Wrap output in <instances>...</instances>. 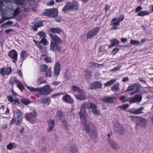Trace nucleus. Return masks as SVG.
Returning a JSON list of instances; mask_svg holds the SVG:
<instances>
[{"label": "nucleus", "instance_id": "obj_37", "mask_svg": "<svg viewBox=\"0 0 153 153\" xmlns=\"http://www.w3.org/2000/svg\"><path fill=\"white\" fill-rule=\"evenodd\" d=\"M27 88L31 91L39 92V88H34L32 87L26 85Z\"/></svg>", "mask_w": 153, "mask_h": 153}, {"label": "nucleus", "instance_id": "obj_38", "mask_svg": "<svg viewBox=\"0 0 153 153\" xmlns=\"http://www.w3.org/2000/svg\"><path fill=\"white\" fill-rule=\"evenodd\" d=\"M63 115V113L60 111H58L56 115V117L57 119H61Z\"/></svg>", "mask_w": 153, "mask_h": 153}, {"label": "nucleus", "instance_id": "obj_12", "mask_svg": "<svg viewBox=\"0 0 153 153\" xmlns=\"http://www.w3.org/2000/svg\"><path fill=\"white\" fill-rule=\"evenodd\" d=\"M8 56L11 58L13 59V62L16 63L17 61L18 54L17 52L15 50H13L9 52Z\"/></svg>", "mask_w": 153, "mask_h": 153}, {"label": "nucleus", "instance_id": "obj_13", "mask_svg": "<svg viewBox=\"0 0 153 153\" xmlns=\"http://www.w3.org/2000/svg\"><path fill=\"white\" fill-rule=\"evenodd\" d=\"M60 47L59 45L56 43L53 42L52 41H51L50 45V50L53 52H54L55 50L57 51L60 50Z\"/></svg>", "mask_w": 153, "mask_h": 153}, {"label": "nucleus", "instance_id": "obj_39", "mask_svg": "<svg viewBox=\"0 0 153 153\" xmlns=\"http://www.w3.org/2000/svg\"><path fill=\"white\" fill-rule=\"evenodd\" d=\"M130 43L131 45H137L140 44V42L138 40L131 39L130 41Z\"/></svg>", "mask_w": 153, "mask_h": 153}, {"label": "nucleus", "instance_id": "obj_36", "mask_svg": "<svg viewBox=\"0 0 153 153\" xmlns=\"http://www.w3.org/2000/svg\"><path fill=\"white\" fill-rule=\"evenodd\" d=\"M48 69V66L46 65H43L41 66L40 71L41 72H46Z\"/></svg>", "mask_w": 153, "mask_h": 153}, {"label": "nucleus", "instance_id": "obj_48", "mask_svg": "<svg viewBox=\"0 0 153 153\" xmlns=\"http://www.w3.org/2000/svg\"><path fill=\"white\" fill-rule=\"evenodd\" d=\"M33 41L36 45L39 47L41 49L42 48V46L41 45V43L40 42H38L33 39Z\"/></svg>", "mask_w": 153, "mask_h": 153}, {"label": "nucleus", "instance_id": "obj_59", "mask_svg": "<svg viewBox=\"0 0 153 153\" xmlns=\"http://www.w3.org/2000/svg\"><path fill=\"white\" fill-rule=\"evenodd\" d=\"M134 89V86L133 85L129 86L127 88V90L128 91H132Z\"/></svg>", "mask_w": 153, "mask_h": 153}, {"label": "nucleus", "instance_id": "obj_40", "mask_svg": "<svg viewBox=\"0 0 153 153\" xmlns=\"http://www.w3.org/2000/svg\"><path fill=\"white\" fill-rule=\"evenodd\" d=\"M18 80L16 79V78L13 77L10 78L9 82L10 84H12L13 83H14L16 84V83H17V81H18Z\"/></svg>", "mask_w": 153, "mask_h": 153}, {"label": "nucleus", "instance_id": "obj_29", "mask_svg": "<svg viewBox=\"0 0 153 153\" xmlns=\"http://www.w3.org/2000/svg\"><path fill=\"white\" fill-rule=\"evenodd\" d=\"M111 46H114L119 45L120 42L116 39H114L110 41Z\"/></svg>", "mask_w": 153, "mask_h": 153}, {"label": "nucleus", "instance_id": "obj_57", "mask_svg": "<svg viewBox=\"0 0 153 153\" xmlns=\"http://www.w3.org/2000/svg\"><path fill=\"white\" fill-rule=\"evenodd\" d=\"M46 75L48 77H51V71L50 70H48L46 72Z\"/></svg>", "mask_w": 153, "mask_h": 153}, {"label": "nucleus", "instance_id": "obj_35", "mask_svg": "<svg viewBox=\"0 0 153 153\" xmlns=\"http://www.w3.org/2000/svg\"><path fill=\"white\" fill-rule=\"evenodd\" d=\"M116 81V79H113L111 80L108 82H107L106 83L104 84V85L105 86H109L112 85Z\"/></svg>", "mask_w": 153, "mask_h": 153}, {"label": "nucleus", "instance_id": "obj_24", "mask_svg": "<svg viewBox=\"0 0 153 153\" xmlns=\"http://www.w3.org/2000/svg\"><path fill=\"white\" fill-rule=\"evenodd\" d=\"M71 89L72 91L75 92L79 93H82L83 92V91L82 90H81L78 87L75 85L72 86Z\"/></svg>", "mask_w": 153, "mask_h": 153}, {"label": "nucleus", "instance_id": "obj_19", "mask_svg": "<svg viewBox=\"0 0 153 153\" xmlns=\"http://www.w3.org/2000/svg\"><path fill=\"white\" fill-rule=\"evenodd\" d=\"M144 109V108L141 107L139 108L135 109L134 108L131 109L130 111V112L132 114H140L143 113L142 111Z\"/></svg>", "mask_w": 153, "mask_h": 153}, {"label": "nucleus", "instance_id": "obj_26", "mask_svg": "<svg viewBox=\"0 0 153 153\" xmlns=\"http://www.w3.org/2000/svg\"><path fill=\"white\" fill-rule=\"evenodd\" d=\"M50 101L51 100L49 98H45L43 97L41 99V102L42 103L45 104H47L48 105L49 104Z\"/></svg>", "mask_w": 153, "mask_h": 153}, {"label": "nucleus", "instance_id": "obj_20", "mask_svg": "<svg viewBox=\"0 0 153 153\" xmlns=\"http://www.w3.org/2000/svg\"><path fill=\"white\" fill-rule=\"evenodd\" d=\"M103 100L105 102L112 103L116 101V98L114 97H105L104 98Z\"/></svg>", "mask_w": 153, "mask_h": 153}, {"label": "nucleus", "instance_id": "obj_33", "mask_svg": "<svg viewBox=\"0 0 153 153\" xmlns=\"http://www.w3.org/2000/svg\"><path fill=\"white\" fill-rule=\"evenodd\" d=\"M16 85L17 87L21 91L24 90L25 88L23 84L19 80L17 81V83H16Z\"/></svg>", "mask_w": 153, "mask_h": 153}, {"label": "nucleus", "instance_id": "obj_47", "mask_svg": "<svg viewBox=\"0 0 153 153\" xmlns=\"http://www.w3.org/2000/svg\"><path fill=\"white\" fill-rule=\"evenodd\" d=\"M20 12V9L19 7H17L16 8L15 10H14L13 13V15L14 16H16Z\"/></svg>", "mask_w": 153, "mask_h": 153}, {"label": "nucleus", "instance_id": "obj_63", "mask_svg": "<svg viewBox=\"0 0 153 153\" xmlns=\"http://www.w3.org/2000/svg\"><path fill=\"white\" fill-rule=\"evenodd\" d=\"M133 85L134 87H135L138 88H140L141 87V86L138 83L134 84Z\"/></svg>", "mask_w": 153, "mask_h": 153}, {"label": "nucleus", "instance_id": "obj_3", "mask_svg": "<svg viewBox=\"0 0 153 153\" xmlns=\"http://www.w3.org/2000/svg\"><path fill=\"white\" fill-rule=\"evenodd\" d=\"M78 8V4L77 2L73 1L72 2H67L62 9L64 12H66L72 9L77 10Z\"/></svg>", "mask_w": 153, "mask_h": 153}, {"label": "nucleus", "instance_id": "obj_61", "mask_svg": "<svg viewBox=\"0 0 153 153\" xmlns=\"http://www.w3.org/2000/svg\"><path fill=\"white\" fill-rule=\"evenodd\" d=\"M142 8L141 6L137 7L135 9V11L136 12H137L139 11L142 10Z\"/></svg>", "mask_w": 153, "mask_h": 153}, {"label": "nucleus", "instance_id": "obj_50", "mask_svg": "<svg viewBox=\"0 0 153 153\" xmlns=\"http://www.w3.org/2000/svg\"><path fill=\"white\" fill-rule=\"evenodd\" d=\"M13 23V22H12L11 21H8L6 23H5L4 24L2 25L1 26V28H3V27H5L6 25H11Z\"/></svg>", "mask_w": 153, "mask_h": 153}, {"label": "nucleus", "instance_id": "obj_41", "mask_svg": "<svg viewBox=\"0 0 153 153\" xmlns=\"http://www.w3.org/2000/svg\"><path fill=\"white\" fill-rule=\"evenodd\" d=\"M21 102L26 105L29 104L30 103V101L26 98H23L21 100Z\"/></svg>", "mask_w": 153, "mask_h": 153}, {"label": "nucleus", "instance_id": "obj_7", "mask_svg": "<svg viewBox=\"0 0 153 153\" xmlns=\"http://www.w3.org/2000/svg\"><path fill=\"white\" fill-rule=\"evenodd\" d=\"M52 91L50 86L48 85L44 86L41 88H39V92L43 95L48 94Z\"/></svg>", "mask_w": 153, "mask_h": 153}, {"label": "nucleus", "instance_id": "obj_15", "mask_svg": "<svg viewBox=\"0 0 153 153\" xmlns=\"http://www.w3.org/2000/svg\"><path fill=\"white\" fill-rule=\"evenodd\" d=\"M102 86V84L99 82H95L90 84L89 88L91 89H94L100 88Z\"/></svg>", "mask_w": 153, "mask_h": 153}, {"label": "nucleus", "instance_id": "obj_53", "mask_svg": "<svg viewBox=\"0 0 153 153\" xmlns=\"http://www.w3.org/2000/svg\"><path fill=\"white\" fill-rule=\"evenodd\" d=\"M35 26L37 27H40L42 26V24L41 21H38L35 25Z\"/></svg>", "mask_w": 153, "mask_h": 153}, {"label": "nucleus", "instance_id": "obj_10", "mask_svg": "<svg viewBox=\"0 0 153 153\" xmlns=\"http://www.w3.org/2000/svg\"><path fill=\"white\" fill-rule=\"evenodd\" d=\"M89 112H92L95 115H99L100 114V111L97 109L96 105L94 103H90L89 108Z\"/></svg>", "mask_w": 153, "mask_h": 153}, {"label": "nucleus", "instance_id": "obj_45", "mask_svg": "<svg viewBox=\"0 0 153 153\" xmlns=\"http://www.w3.org/2000/svg\"><path fill=\"white\" fill-rule=\"evenodd\" d=\"M91 72L89 71H85V75L84 76V78L87 79L89 78L91 76Z\"/></svg>", "mask_w": 153, "mask_h": 153}, {"label": "nucleus", "instance_id": "obj_31", "mask_svg": "<svg viewBox=\"0 0 153 153\" xmlns=\"http://www.w3.org/2000/svg\"><path fill=\"white\" fill-rule=\"evenodd\" d=\"M119 84L116 83L112 87L111 89L113 91L118 92L119 90Z\"/></svg>", "mask_w": 153, "mask_h": 153}, {"label": "nucleus", "instance_id": "obj_11", "mask_svg": "<svg viewBox=\"0 0 153 153\" xmlns=\"http://www.w3.org/2000/svg\"><path fill=\"white\" fill-rule=\"evenodd\" d=\"M12 71L11 67H8L6 68H1L0 69V74L2 76L8 75Z\"/></svg>", "mask_w": 153, "mask_h": 153}, {"label": "nucleus", "instance_id": "obj_8", "mask_svg": "<svg viewBox=\"0 0 153 153\" xmlns=\"http://www.w3.org/2000/svg\"><path fill=\"white\" fill-rule=\"evenodd\" d=\"M100 30V28L99 27L94 28L88 33L87 36V38L90 39L92 38L99 33Z\"/></svg>", "mask_w": 153, "mask_h": 153}, {"label": "nucleus", "instance_id": "obj_64", "mask_svg": "<svg viewBox=\"0 0 153 153\" xmlns=\"http://www.w3.org/2000/svg\"><path fill=\"white\" fill-rule=\"evenodd\" d=\"M92 65L94 67H98L100 65L98 63H95V62H92L91 63Z\"/></svg>", "mask_w": 153, "mask_h": 153}, {"label": "nucleus", "instance_id": "obj_14", "mask_svg": "<svg viewBox=\"0 0 153 153\" xmlns=\"http://www.w3.org/2000/svg\"><path fill=\"white\" fill-rule=\"evenodd\" d=\"M61 70L60 64L59 62H56L54 65V74L56 76H58Z\"/></svg>", "mask_w": 153, "mask_h": 153}, {"label": "nucleus", "instance_id": "obj_21", "mask_svg": "<svg viewBox=\"0 0 153 153\" xmlns=\"http://www.w3.org/2000/svg\"><path fill=\"white\" fill-rule=\"evenodd\" d=\"M120 25V22H117L116 21H111V24L110 25L112 26L111 28V30H116L117 29V27H118Z\"/></svg>", "mask_w": 153, "mask_h": 153}, {"label": "nucleus", "instance_id": "obj_4", "mask_svg": "<svg viewBox=\"0 0 153 153\" xmlns=\"http://www.w3.org/2000/svg\"><path fill=\"white\" fill-rule=\"evenodd\" d=\"M33 112L26 113L25 115L26 120L28 121L30 123L32 124H33L36 122V121L35 119L37 116V113L36 112L34 109H33Z\"/></svg>", "mask_w": 153, "mask_h": 153}, {"label": "nucleus", "instance_id": "obj_32", "mask_svg": "<svg viewBox=\"0 0 153 153\" xmlns=\"http://www.w3.org/2000/svg\"><path fill=\"white\" fill-rule=\"evenodd\" d=\"M109 144L113 149H116L118 147L117 144L113 141H110L109 142Z\"/></svg>", "mask_w": 153, "mask_h": 153}, {"label": "nucleus", "instance_id": "obj_17", "mask_svg": "<svg viewBox=\"0 0 153 153\" xmlns=\"http://www.w3.org/2000/svg\"><path fill=\"white\" fill-rule=\"evenodd\" d=\"M54 121L53 120H50L47 122L48 127L47 131L48 132L51 131L53 130L54 125Z\"/></svg>", "mask_w": 153, "mask_h": 153}, {"label": "nucleus", "instance_id": "obj_22", "mask_svg": "<svg viewBox=\"0 0 153 153\" xmlns=\"http://www.w3.org/2000/svg\"><path fill=\"white\" fill-rule=\"evenodd\" d=\"M51 32L57 34H59L62 32V30L56 27H52L50 28Z\"/></svg>", "mask_w": 153, "mask_h": 153}, {"label": "nucleus", "instance_id": "obj_5", "mask_svg": "<svg viewBox=\"0 0 153 153\" xmlns=\"http://www.w3.org/2000/svg\"><path fill=\"white\" fill-rule=\"evenodd\" d=\"M63 95V96L62 97V100L64 102L69 103L72 104L74 102V100L69 95L65 93V92L61 93L56 94L55 96H57L58 95Z\"/></svg>", "mask_w": 153, "mask_h": 153}, {"label": "nucleus", "instance_id": "obj_55", "mask_svg": "<svg viewBox=\"0 0 153 153\" xmlns=\"http://www.w3.org/2000/svg\"><path fill=\"white\" fill-rule=\"evenodd\" d=\"M129 107V105L128 104H124L123 105H120L119 107L123 110H125Z\"/></svg>", "mask_w": 153, "mask_h": 153}, {"label": "nucleus", "instance_id": "obj_56", "mask_svg": "<svg viewBox=\"0 0 153 153\" xmlns=\"http://www.w3.org/2000/svg\"><path fill=\"white\" fill-rule=\"evenodd\" d=\"M14 1L17 4L20 5L23 4L24 3L23 0H14Z\"/></svg>", "mask_w": 153, "mask_h": 153}, {"label": "nucleus", "instance_id": "obj_44", "mask_svg": "<svg viewBox=\"0 0 153 153\" xmlns=\"http://www.w3.org/2000/svg\"><path fill=\"white\" fill-rule=\"evenodd\" d=\"M71 153H77L78 150L75 146H71Z\"/></svg>", "mask_w": 153, "mask_h": 153}, {"label": "nucleus", "instance_id": "obj_52", "mask_svg": "<svg viewBox=\"0 0 153 153\" xmlns=\"http://www.w3.org/2000/svg\"><path fill=\"white\" fill-rule=\"evenodd\" d=\"M62 125L64 126V128L65 129H68V125L67 124L66 121V120H62Z\"/></svg>", "mask_w": 153, "mask_h": 153}, {"label": "nucleus", "instance_id": "obj_62", "mask_svg": "<svg viewBox=\"0 0 153 153\" xmlns=\"http://www.w3.org/2000/svg\"><path fill=\"white\" fill-rule=\"evenodd\" d=\"M54 3L53 0H51V1L47 4V5L48 6H52L54 4Z\"/></svg>", "mask_w": 153, "mask_h": 153}, {"label": "nucleus", "instance_id": "obj_25", "mask_svg": "<svg viewBox=\"0 0 153 153\" xmlns=\"http://www.w3.org/2000/svg\"><path fill=\"white\" fill-rule=\"evenodd\" d=\"M75 97L77 100L81 101L85 100L86 99V97L84 94L75 95Z\"/></svg>", "mask_w": 153, "mask_h": 153}, {"label": "nucleus", "instance_id": "obj_49", "mask_svg": "<svg viewBox=\"0 0 153 153\" xmlns=\"http://www.w3.org/2000/svg\"><path fill=\"white\" fill-rule=\"evenodd\" d=\"M39 42L41 44L42 43L44 46L47 45L48 44V42L45 38H42L41 40Z\"/></svg>", "mask_w": 153, "mask_h": 153}, {"label": "nucleus", "instance_id": "obj_58", "mask_svg": "<svg viewBox=\"0 0 153 153\" xmlns=\"http://www.w3.org/2000/svg\"><path fill=\"white\" fill-rule=\"evenodd\" d=\"M7 99L8 100V101L10 102H13L14 101V100L13 99V97L11 96H7Z\"/></svg>", "mask_w": 153, "mask_h": 153}, {"label": "nucleus", "instance_id": "obj_30", "mask_svg": "<svg viewBox=\"0 0 153 153\" xmlns=\"http://www.w3.org/2000/svg\"><path fill=\"white\" fill-rule=\"evenodd\" d=\"M16 147V145L14 143H10L7 146V149L9 150H12Z\"/></svg>", "mask_w": 153, "mask_h": 153}, {"label": "nucleus", "instance_id": "obj_54", "mask_svg": "<svg viewBox=\"0 0 153 153\" xmlns=\"http://www.w3.org/2000/svg\"><path fill=\"white\" fill-rule=\"evenodd\" d=\"M44 59L46 62L48 63H51L52 62L51 58L49 57L46 56L45 57Z\"/></svg>", "mask_w": 153, "mask_h": 153}, {"label": "nucleus", "instance_id": "obj_34", "mask_svg": "<svg viewBox=\"0 0 153 153\" xmlns=\"http://www.w3.org/2000/svg\"><path fill=\"white\" fill-rule=\"evenodd\" d=\"M129 99V98L128 97V94H126L125 95L122 96L120 98V100L123 102H125Z\"/></svg>", "mask_w": 153, "mask_h": 153}, {"label": "nucleus", "instance_id": "obj_1", "mask_svg": "<svg viewBox=\"0 0 153 153\" xmlns=\"http://www.w3.org/2000/svg\"><path fill=\"white\" fill-rule=\"evenodd\" d=\"M90 103L85 102L82 104L81 108L79 115L81 120L83 123L84 130L92 138H95L97 136V130L92 123L87 120L88 115L85 110L89 108Z\"/></svg>", "mask_w": 153, "mask_h": 153}, {"label": "nucleus", "instance_id": "obj_9", "mask_svg": "<svg viewBox=\"0 0 153 153\" xmlns=\"http://www.w3.org/2000/svg\"><path fill=\"white\" fill-rule=\"evenodd\" d=\"M58 14V11L56 9H51L47 10L45 15L49 16L55 17L57 16Z\"/></svg>", "mask_w": 153, "mask_h": 153}, {"label": "nucleus", "instance_id": "obj_28", "mask_svg": "<svg viewBox=\"0 0 153 153\" xmlns=\"http://www.w3.org/2000/svg\"><path fill=\"white\" fill-rule=\"evenodd\" d=\"M149 13L147 11H142L138 12L137 16H145L148 15Z\"/></svg>", "mask_w": 153, "mask_h": 153}, {"label": "nucleus", "instance_id": "obj_27", "mask_svg": "<svg viewBox=\"0 0 153 153\" xmlns=\"http://www.w3.org/2000/svg\"><path fill=\"white\" fill-rule=\"evenodd\" d=\"M124 16L123 15H120L118 18H113L111 20V21H116L117 22H120L123 21L124 20Z\"/></svg>", "mask_w": 153, "mask_h": 153}, {"label": "nucleus", "instance_id": "obj_16", "mask_svg": "<svg viewBox=\"0 0 153 153\" xmlns=\"http://www.w3.org/2000/svg\"><path fill=\"white\" fill-rule=\"evenodd\" d=\"M142 99V96L138 95H135L134 97L131 98L130 100V103H134L135 102H140Z\"/></svg>", "mask_w": 153, "mask_h": 153}, {"label": "nucleus", "instance_id": "obj_51", "mask_svg": "<svg viewBox=\"0 0 153 153\" xmlns=\"http://www.w3.org/2000/svg\"><path fill=\"white\" fill-rule=\"evenodd\" d=\"M122 67V66L121 65H119L117 66L116 67L114 68L113 69L111 70V71L114 72H115L119 70Z\"/></svg>", "mask_w": 153, "mask_h": 153}, {"label": "nucleus", "instance_id": "obj_46", "mask_svg": "<svg viewBox=\"0 0 153 153\" xmlns=\"http://www.w3.org/2000/svg\"><path fill=\"white\" fill-rule=\"evenodd\" d=\"M21 58L25 59L27 56V52L25 51H22L21 53Z\"/></svg>", "mask_w": 153, "mask_h": 153}, {"label": "nucleus", "instance_id": "obj_23", "mask_svg": "<svg viewBox=\"0 0 153 153\" xmlns=\"http://www.w3.org/2000/svg\"><path fill=\"white\" fill-rule=\"evenodd\" d=\"M46 81L44 80L42 77L39 78L37 80L36 82L34 83V84L36 86L39 85L41 84L45 83Z\"/></svg>", "mask_w": 153, "mask_h": 153}, {"label": "nucleus", "instance_id": "obj_18", "mask_svg": "<svg viewBox=\"0 0 153 153\" xmlns=\"http://www.w3.org/2000/svg\"><path fill=\"white\" fill-rule=\"evenodd\" d=\"M50 36L51 39L55 42V43H60L61 42V40L57 35L50 33Z\"/></svg>", "mask_w": 153, "mask_h": 153}, {"label": "nucleus", "instance_id": "obj_6", "mask_svg": "<svg viewBox=\"0 0 153 153\" xmlns=\"http://www.w3.org/2000/svg\"><path fill=\"white\" fill-rule=\"evenodd\" d=\"M114 130L116 132L120 134H123L125 131L124 128L118 122L114 123Z\"/></svg>", "mask_w": 153, "mask_h": 153}, {"label": "nucleus", "instance_id": "obj_42", "mask_svg": "<svg viewBox=\"0 0 153 153\" xmlns=\"http://www.w3.org/2000/svg\"><path fill=\"white\" fill-rule=\"evenodd\" d=\"M138 121L140 123H139L142 126H143L144 125L145 120L143 118H140L138 119Z\"/></svg>", "mask_w": 153, "mask_h": 153}, {"label": "nucleus", "instance_id": "obj_43", "mask_svg": "<svg viewBox=\"0 0 153 153\" xmlns=\"http://www.w3.org/2000/svg\"><path fill=\"white\" fill-rule=\"evenodd\" d=\"M37 35H39L40 36V38H45L46 37V35L45 33L43 31H40L37 34Z\"/></svg>", "mask_w": 153, "mask_h": 153}, {"label": "nucleus", "instance_id": "obj_60", "mask_svg": "<svg viewBox=\"0 0 153 153\" xmlns=\"http://www.w3.org/2000/svg\"><path fill=\"white\" fill-rule=\"evenodd\" d=\"M119 49L118 48H114L112 51V53H113V55H115L118 51Z\"/></svg>", "mask_w": 153, "mask_h": 153}, {"label": "nucleus", "instance_id": "obj_2", "mask_svg": "<svg viewBox=\"0 0 153 153\" xmlns=\"http://www.w3.org/2000/svg\"><path fill=\"white\" fill-rule=\"evenodd\" d=\"M13 119L10 122V124L13 125L15 123L16 125H19L21 124L22 121L23 114L19 109H14L13 111Z\"/></svg>", "mask_w": 153, "mask_h": 153}]
</instances>
